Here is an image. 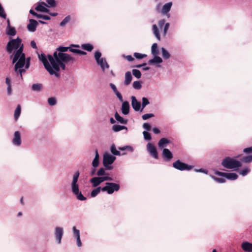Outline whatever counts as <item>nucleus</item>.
<instances>
[{
	"label": "nucleus",
	"instance_id": "f257e3e1",
	"mask_svg": "<svg viewBox=\"0 0 252 252\" xmlns=\"http://www.w3.org/2000/svg\"><path fill=\"white\" fill-rule=\"evenodd\" d=\"M38 58L49 73L51 75L55 74L56 76H58V74L55 71H59L60 69V67L63 70H65L66 68L65 63H73L75 61L74 58L67 54L55 52L53 56L50 55H48V59L51 63V66L48 61L46 55L44 53L38 55Z\"/></svg>",
	"mask_w": 252,
	"mask_h": 252
},
{
	"label": "nucleus",
	"instance_id": "f03ea898",
	"mask_svg": "<svg viewBox=\"0 0 252 252\" xmlns=\"http://www.w3.org/2000/svg\"><path fill=\"white\" fill-rule=\"evenodd\" d=\"M24 45H22L20 48L14 53L12 63H15L14 69L17 74H19L21 79H23L22 73L25 72V69L22 68L26 64V57L23 52Z\"/></svg>",
	"mask_w": 252,
	"mask_h": 252
},
{
	"label": "nucleus",
	"instance_id": "7ed1b4c3",
	"mask_svg": "<svg viewBox=\"0 0 252 252\" xmlns=\"http://www.w3.org/2000/svg\"><path fill=\"white\" fill-rule=\"evenodd\" d=\"M221 165L227 169H233L238 168L241 167L242 166V163L239 161L227 157L223 159L221 162Z\"/></svg>",
	"mask_w": 252,
	"mask_h": 252
},
{
	"label": "nucleus",
	"instance_id": "20e7f679",
	"mask_svg": "<svg viewBox=\"0 0 252 252\" xmlns=\"http://www.w3.org/2000/svg\"><path fill=\"white\" fill-rule=\"evenodd\" d=\"M22 39L19 37L16 39L10 40L6 45V51L8 53H11L13 50L17 51L20 48L23 44H21Z\"/></svg>",
	"mask_w": 252,
	"mask_h": 252
},
{
	"label": "nucleus",
	"instance_id": "39448f33",
	"mask_svg": "<svg viewBox=\"0 0 252 252\" xmlns=\"http://www.w3.org/2000/svg\"><path fill=\"white\" fill-rule=\"evenodd\" d=\"M105 184L106 186L101 189V190L106 191L109 194H112L114 191H118L120 189V185L117 183L107 182Z\"/></svg>",
	"mask_w": 252,
	"mask_h": 252
},
{
	"label": "nucleus",
	"instance_id": "423d86ee",
	"mask_svg": "<svg viewBox=\"0 0 252 252\" xmlns=\"http://www.w3.org/2000/svg\"><path fill=\"white\" fill-rule=\"evenodd\" d=\"M172 165L174 168L180 171H189L192 169L193 167V166L189 165L185 163H184L179 159L173 162Z\"/></svg>",
	"mask_w": 252,
	"mask_h": 252
},
{
	"label": "nucleus",
	"instance_id": "0eeeda50",
	"mask_svg": "<svg viewBox=\"0 0 252 252\" xmlns=\"http://www.w3.org/2000/svg\"><path fill=\"white\" fill-rule=\"evenodd\" d=\"M116 158L109 154L106 153L104 154L103 159V164L106 169L111 170L112 169V166H109V165L112 164L115 161Z\"/></svg>",
	"mask_w": 252,
	"mask_h": 252
},
{
	"label": "nucleus",
	"instance_id": "6e6552de",
	"mask_svg": "<svg viewBox=\"0 0 252 252\" xmlns=\"http://www.w3.org/2000/svg\"><path fill=\"white\" fill-rule=\"evenodd\" d=\"M79 176V171H76L73 175V180L71 183L72 191L74 194L78 193V192L79 191V186L77 183Z\"/></svg>",
	"mask_w": 252,
	"mask_h": 252
},
{
	"label": "nucleus",
	"instance_id": "1a4fd4ad",
	"mask_svg": "<svg viewBox=\"0 0 252 252\" xmlns=\"http://www.w3.org/2000/svg\"><path fill=\"white\" fill-rule=\"evenodd\" d=\"M147 149L150 156L155 159H158V155L157 150L155 145L152 143H148Z\"/></svg>",
	"mask_w": 252,
	"mask_h": 252
},
{
	"label": "nucleus",
	"instance_id": "9d476101",
	"mask_svg": "<svg viewBox=\"0 0 252 252\" xmlns=\"http://www.w3.org/2000/svg\"><path fill=\"white\" fill-rule=\"evenodd\" d=\"M131 105L133 109L135 111H138L140 110L141 103L137 101V99L134 96H132L131 97Z\"/></svg>",
	"mask_w": 252,
	"mask_h": 252
},
{
	"label": "nucleus",
	"instance_id": "9b49d317",
	"mask_svg": "<svg viewBox=\"0 0 252 252\" xmlns=\"http://www.w3.org/2000/svg\"><path fill=\"white\" fill-rule=\"evenodd\" d=\"M29 22V24L27 25L28 30L32 32L35 31L37 26V21L34 19H30Z\"/></svg>",
	"mask_w": 252,
	"mask_h": 252
},
{
	"label": "nucleus",
	"instance_id": "f8f14e48",
	"mask_svg": "<svg viewBox=\"0 0 252 252\" xmlns=\"http://www.w3.org/2000/svg\"><path fill=\"white\" fill-rule=\"evenodd\" d=\"M55 235L58 243L60 244L63 235V228L59 227H56L55 229Z\"/></svg>",
	"mask_w": 252,
	"mask_h": 252
},
{
	"label": "nucleus",
	"instance_id": "ddd939ff",
	"mask_svg": "<svg viewBox=\"0 0 252 252\" xmlns=\"http://www.w3.org/2000/svg\"><path fill=\"white\" fill-rule=\"evenodd\" d=\"M13 143L14 145L17 146H20L21 144V135L19 131H16L14 133V136L13 139Z\"/></svg>",
	"mask_w": 252,
	"mask_h": 252
},
{
	"label": "nucleus",
	"instance_id": "4468645a",
	"mask_svg": "<svg viewBox=\"0 0 252 252\" xmlns=\"http://www.w3.org/2000/svg\"><path fill=\"white\" fill-rule=\"evenodd\" d=\"M162 156L166 158L167 160H169L173 158V154L171 151L166 148L163 149L162 151Z\"/></svg>",
	"mask_w": 252,
	"mask_h": 252
},
{
	"label": "nucleus",
	"instance_id": "2eb2a0df",
	"mask_svg": "<svg viewBox=\"0 0 252 252\" xmlns=\"http://www.w3.org/2000/svg\"><path fill=\"white\" fill-rule=\"evenodd\" d=\"M242 249L245 252H252V244L248 242H244L241 244Z\"/></svg>",
	"mask_w": 252,
	"mask_h": 252
},
{
	"label": "nucleus",
	"instance_id": "dca6fc26",
	"mask_svg": "<svg viewBox=\"0 0 252 252\" xmlns=\"http://www.w3.org/2000/svg\"><path fill=\"white\" fill-rule=\"evenodd\" d=\"M96 62L97 64L101 66L103 70H104L105 68H109V65L108 63H107L105 59L103 58H101L98 60L96 61Z\"/></svg>",
	"mask_w": 252,
	"mask_h": 252
},
{
	"label": "nucleus",
	"instance_id": "f3484780",
	"mask_svg": "<svg viewBox=\"0 0 252 252\" xmlns=\"http://www.w3.org/2000/svg\"><path fill=\"white\" fill-rule=\"evenodd\" d=\"M122 112L124 115H127L129 112V104L128 101H124L122 106Z\"/></svg>",
	"mask_w": 252,
	"mask_h": 252
},
{
	"label": "nucleus",
	"instance_id": "a211bd4d",
	"mask_svg": "<svg viewBox=\"0 0 252 252\" xmlns=\"http://www.w3.org/2000/svg\"><path fill=\"white\" fill-rule=\"evenodd\" d=\"M132 75L131 72L130 71H127L125 73V80L124 82V84L126 86L128 85L131 82L132 80Z\"/></svg>",
	"mask_w": 252,
	"mask_h": 252
},
{
	"label": "nucleus",
	"instance_id": "6ab92c4d",
	"mask_svg": "<svg viewBox=\"0 0 252 252\" xmlns=\"http://www.w3.org/2000/svg\"><path fill=\"white\" fill-rule=\"evenodd\" d=\"M172 2H168L165 3L163 6L161 10V12L162 14H165L168 12H169L171 9L172 6Z\"/></svg>",
	"mask_w": 252,
	"mask_h": 252
},
{
	"label": "nucleus",
	"instance_id": "aec40b11",
	"mask_svg": "<svg viewBox=\"0 0 252 252\" xmlns=\"http://www.w3.org/2000/svg\"><path fill=\"white\" fill-rule=\"evenodd\" d=\"M99 164V154L97 150L95 151V157L93 161L92 165L94 167H96Z\"/></svg>",
	"mask_w": 252,
	"mask_h": 252
},
{
	"label": "nucleus",
	"instance_id": "412c9836",
	"mask_svg": "<svg viewBox=\"0 0 252 252\" xmlns=\"http://www.w3.org/2000/svg\"><path fill=\"white\" fill-rule=\"evenodd\" d=\"M170 143V141L166 138H162L158 143V146L159 148H163L166 144Z\"/></svg>",
	"mask_w": 252,
	"mask_h": 252
},
{
	"label": "nucleus",
	"instance_id": "4be33fe9",
	"mask_svg": "<svg viewBox=\"0 0 252 252\" xmlns=\"http://www.w3.org/2000/svg\"><path fill=\"white\" fill-rule=\"evenodd\" d=\"M238 175L235 173H225V178L231 180H234L238 178Z\"/></svg>",
	"mask_w": 252,
	"mask_h": 252
},
{
	"label": "nucleus",
	"instance_id": "5701e85b",
	"mask_svg": "<svg viewBox=\"0 0 252 252\" xmlns=\"http://www.w3.org/2000/svg\"><path fill=\"white\" fill-rule=\"evenodd\" d=\"M153 59L150 60L148 62L149 64H154L155 63H161L162 62V59L157 55L154 56Z\"/></svg>",
	"mask_w": 252,
	"mask_h": 252
},
{
	"label": "nucleus",
	"instance_id": "b1692460",
	"mask_svg": "<svg viewBox=\"0 0 252 252\" xmlns=\"http://www.w3.org/2000/svg\"><path fill=\"white\" fill-rule=\"evenodd\" d=\"M115 118L117 121L122 124H126L127 123V120H125L123 117L120 116L117 112L115 114Z\"/></svg>",
	"mask_w": 252,
	"mask_h": 252
},
{
	"label": "nucleus",
	"instance_id": "393cba45",
	"mask_svg": "<svg viewBox=\"0 0 252 252\" xmlns=\"http://www.w3.org/2000/svg\"><path fill=\"white\" fill-rule=\"evenodd\" d=\"M41 4L38 5L35 8V9L37 11H40L43 12L49 13V9L45 7V5Z\"/></svg>",
	"mask_w": 252,
	"mask_h": 252
},
{
	"label": "nucleus",
	"instance_id": "a878e982",
	"mask_svg": "<svg viewBox=\"0 0 252 252\" xmlns=\"http://www.w3.org/2000/svg\"><path fill=\"white\" fill-rule=\"evenodd\" d=\"M123 129H127V127L124 126L115 125L112 126V130L115 132H118Z\"/></svg>",
	"mask_w": 252,
	"mask_h": 252
},
{
	"label": "nucleus",
	"instance_id": "bb28decb",
	"mask_svg": "<svg viewBox=\"0 0 252 252\" xmlns=\"http://www.w3.org/2000/svg\"><path fill=\"white\" fill-rule=\"evenodd\" d=\"M16 30L14 27L11 26L6 28V34L9 35L14 36L16 34Z\"/></svg>",
	"mask_w": 252,
	"mask_h": 252
},
{
	"label": "nucleus",
	"instance_id": "cd10ccee",
	"mask_svg": "<svg viewBox=\"0 0 252 252\" xmlns=\"http://www.w3.org/2000/svg\"><path fill=\"white\" fill-rule=\"evenodd\" d=\"M46 1L48 5L46 4L44 2H42V4L46 6H49L52 7H54L57 5L55 0H46Z\"/></svg>",
	"mask_w": 252,
	"mask_h": 252
},
{
	"label": "nucleus",
	"instance_id": "c85d7f7f",
	"mask_svg": "<svg viewBox=\"0 0 252 252\" xmlns=\"http://www.w3.org/2000/svg\"><path fill=\"white\" fill-rule=\"evenodd\" d=\"M81 47L83 50H86L89 52L92 51L93 49V46L89 43L83 44L81 45Z\"/></svg>",
	"mask_w": 252,
	"mask_h": 252
},
{
	"label": "nucleus",
	"instance_id": "c756f323",
	"mask_svg": "<svg viewBox=\"0 0 252 252\" xmlns=\"http://www.w3.org/2000/svg\"><path fill=\"white\" fill-rule=\"evenodd\" d=\"M90 182L92 184L93 187H96L101 184L97 177H94L92 178L90 180Z\"/></svg>",
	"mask_w": 252,
	"mask_h": 252
},
{
	"label": "nucleus",
	"instance_id": "7c9ffc66",
	"mask_svg": "<svg viewBox=\"0 0 252 252\" xmlns=\"http://www.w3.org/2000/svg\"><path fill=\"white\" fill-rule=\"evenodd\" d=\"M21 106L20 105L18 104L15 110V112H14V118L15 119V120H17L20 114H21Z\"/></svg>",
	"mask_w": 252,
	"mask_h": 252
},
{
	"label": "nucleus",
	"instance_id": "2f4dec72",
	"mask_svg": "<svg viewBox=\"0 0 252 252\" xmlns=\"http://www.w3.org/2000/svg\"><path fill=\"white\" fill-rule=\"evenodd\" d=\"M152 53L154 56L157 55L159 53L158 44L154 43L152 46Z\"/></svg>",
	"mask_w": 252,
	"mask_h": 252
},
{
	"label": "nucleus",
	"instance_id": "473e14b6",
	"mask_svg": "<svg viewBox=\"0 0 252 252\" xmlns=\"http://www.w3.org/2000/svg\"><path fill=\"white\" fill-rule=\"evenodd\" d=\"M241 161L245 163H250L252 161V154L251 155L244 156L241 159Z\"/></svg>",
	"mask_w": 252,
	"mask_h": 252
},
{
	"label": "nucleus",
	"instance_id": "72a5a7b5",
	"mask_svg": "<svg viewBox=\"0 0 252 252\" xmlns=\"http://www.w3.org/2000/svg\"><path fill=\"white\" fill-rule=\"evenodd\" d=\"M153 30L154 32V33L156 37L157 38V39L159 40L160 39V34L159 33L158 30V27L156 25H153Z\"/></svg>",
	"mask_w": 252,
	"mask_h": 252
},
{
	"label": "nucleus",
	"instance_id": "f704fd0d",
	"mask_svg": "<svg viewBox=\"0 0 252 252\" xmlns=\"http://www.w3.org/2000/svg\"><path fill=\"white\" fill-rule=\"evenodd\" d=\"M42 88V85L41 84L37 83V84H33L32 85V90L34 91H40Z\"/></svg>",
	"mask_w": 252,
	"mask_h": 252
},
{
	"label": "nucleus",
	"instance_id": "c9c22d12",
	"mask_svg": "<svg viewBox=\"0 0 252 252\" xmlns=\"http://www.w3.org/2000/svg\"><path fill=\"white\" fill-rule=\"evenodd\" d=\"M101 189L100 187H99L93 190L91 193V196L92 197L96 196L100 192Z\"/></svg>",
	"mask_w": 252,
	"mask_h": 252
},
{
	"label": "nucleus",
	"instance_id": "e433bc0d",
	"mask_svg": "<svg viewBox=\"0 0 252 252\" xmlns=\"http://www.w3.org/2000/svg\"><path fill=\"white\" fill-rule=\"evenodd\" d=\"M71 20V17L70 15H68L65 17L63 20L60 23L61 27H64L68 22Z\"/></svg>",
	"mask_w": 252,
	"mask_h": 252
},
{
	"label": "nucleus",
	"instance_id": "4c0bfd02",
	"mask_svg": "<svg viewBox=\"0 0 252 252\" xmlns=\"http://www.w3.org/2000/svg\"><path fill=\"white\" fill-rule=\"evenodd\" d=\"M162 56L164 59H168L170 57L169 53L164 48H161Z\"/></svg>",
	"mask_w": 252,
	"mask_h": 252
},
{
	"label": "nucleus",
	"instance_id": "58836bf2",
	"mask_svg": "<svg viewBox=\"0 0 252 252\" xmlns=\"http://www.w3.org/2000/svg\"><path fill=\"white\" fill-rule=\"evenodd\" d=\"M111 152L114 155L120 156L121 155L120 152L116 149L114 144H112L111 146Z\"/></svg>",
	"mask_w": 252,
	"mask_h": 252
},
{
	"label": "nucleus",
	"instance_id": "ea45409f",
	"mask_svg": "<svg viewBox=\"0 0 252 252\" xmlns=\"http://www.w3.org/2000/svg\"><path fill=\"white\" fill-rule=\"evenodd\" d=\"M69 48L70 47L60 46L57 48L56 52H57V53H64V52H67L68 50H69Z\"/></svg>",
	"mask_w": 252,
	"mask_h": 252
},
{
	"label": "nucleus",
	"instance_id": "a19ab883",
	"mask_svg": "<svg viewBox=\"0 0 252 252\" xmlns=\"http://www.w3.org/2000/svg\"><path fill=\"white\" fill-rule=\"evenodd\" d=\"M97 177L98 178L100 183H101L105 181H111L113 180L112 178L109 176H104V177L99 176V177Z\"/></svg>",
	"mask_w": 252,
	"mask_h": 252
},
{
	"label": "nucleus",
	"instance_id": "79ce46f5",
	"mask_svg": "<svg viewBox=\"0 0 252 252\" xmlns=\"http://www.w3.org/2000/svg\"><path fill=\"white\" fill-rule=\"evenodd\" d=\"M149 103L150 102L147 98L144 97H143L142 98V104H141V106H142L141 111H142L146 107V106L147 105L149 104Z\"/></svg>",
	"mask_w": 252,
	"mask_h": 252
},
{
	"label": "nucleus",
	"instance_id": "37998d69",
	"mask_svg": "<svg viewBox=\"0 0 252 252\" xmlns=\"http://www.w3.org/2000/svg\"><path fill=\"white\" fill-rule=\"evenodd\" d=\"M133 75L137 78H140L141 76V72L138 70L134 69L132 70Z\"/></svg>",
	"mask_w": 252,
	"mask_h": 252
},
{
	"label": "nucleus",
	"instance_id": "c03bdc74",
	"mask_svg": "<svg viewBox=\"0 0 252 252\" xmlns=\"http://www.w3.org/2000/svg\"><path fill=\"white\" fill-rule=\"evenodd\" d=\"M48 102L50 105L53 106L56 104L57 100L55 97H51L48 99Z\"/></svg>",
	"mask_w": 252,
	"mask_h": 252
},
{
	"label": "nucleus",
	"instance_id": "a18cd8bd",
	"mask_svg": "<svg viewBox=\"0 0 252 252\" xmlns=\"http://www.w3.org/2000/svg\"><path fill=\"white\" fill-rule=\"evenodd\" d=\"M74 194L76 196L77 199L79 200L84 201L86 199V198L83 195L81 192L80 191H78V193Z\"/></svg>",
	"mask_w": 252,
	"mask_h": 252
},
{
	"label": "nucleus",
	"instance_id": "49530a36",
	"mask_svg": "<svg viewBox=\"0 0 252 252\" xmlns=\"http://www.w3.org/2000/svg\"><path fill=\"white\" fill-rule=\"evenodd\" d=\"M74 194L76 196L77 199L79 200L84 201L86 199V198L83 195L81 192L80 191H78V193Z\"/></svg>",
	"mask_w": 252,
	"mask_h": 252
},
{
	"label": "nucleus",
	"instance_id": "de8ad7c7",
	"mask_svg": "<svg viewBox=\"0 0 252 252\" xmlns=\"http://www.w3.org/2000/svg\"><path fill=\"white\" fill-rule=\"evenodd\" d=\"M141 84L139 81H136L133 83V87L136 90H139L141 88Z\"/></svg>",
	"mask_w": 252,
	"mask_h": 252
},
{
	"label": "nucleus",
	"instance_id": "09e8293b",
	"mask_svg": "<svg viewBox=\"0 0 252 252\" xmlns=\"http://www.w3.org/2000/svg\"><path fill=\"white\" fill-rule=\"evenodd\" d=\"M134 57L136 59H141L145 58L147 55L146 54H142L139 53H134L133 54Z\"/></svg>",
	"mask_w": 252,
	"mask_h": 252
},
{
	"label": "nucleus",
	"instance_id": "8fccbe9b",
	"mask_svg": "<svg viewBox=\"0 0 252 252\" xmlns=\"http://www.w3.org/2000/svg\"><path fill=\"white\" fill-rule=\"evenodd\" d=\"M144 139L146 140H150L151 139V136L150 133L147 131H144L143 132Z\"/></svg>",
	"mask_w": 252,
	"mask_h": 252
},
{
	"label": "nucleus",
	"instance_id": "3c124183",
	"mask_svg": "<svg viewBox=\"0 0 252 252\" xmlns=\"http://www.w3.org/2000/svg\"><path fill=\"white\" fill-rule=\"evenodd\" d=\"M105 174V170L103 168H100L96 173V175L98 176H102Z\"/></svg>",
	"mask_w": 252,
	"mask_h": 252
},
{
	"label": "nucleus",
	"instance_id": "603ef678",
	"mask_svg": "<svg viewBox=\"0 0 252 252\" xmlns=\"http://www.w3.org/2000/svg\"><path fill=\"white\" fill-rule=\"evenodd\" d=\"M118 149L121 151H124L127 150L130 152L133 151V148L130 146H126L123 147H119Z\"/></svg>",
	"mask_w": 252,
	"mask_h": 252
},
{
	"label": "nucleus",
	"instance_id": "864d4df0",
	"mask_svg": "<svg viewBox=\"0 0 252 252\" xmlns=\"http://www.w3.org/2000/svg\"><path fill=\"white\" fill-rule=\"evenodd\" d=\"M153 117H154V115L153 114L149 113V114H145L143 115L142 116V118L143 120H146L149 118H152Z\"/></svg>",
	"mask_w": 252,
	"mask_h": 252
},
{
	"label": "nucleus",
	"instance_id": "5fc2aeb1",
	"mask_svg": "<svg viewBox=\"0 0 252 252\" xmlns=\"http://www.w3.org/2000/svg\"><path fill=\"white\" fill-rule=\"evenodd\" d=\"M73 234L74 236L76 238L79 237H80V232L79 230L77 229L75 227V226L73 227Z\"/></svg>",
	"mask_w": 252,
	"mask_h": 252
},
{
	"label": "nucleus",
	"instance_id": "6e6d98bb",
	"mask_svg": "<svg viewBox=\"0 0 252 252\" xmlns=\"http://www.w3.org/2000/svg\"><path fill=\"white\" fill-rule=\"evenodd\" d=\"M250 172V169L248 168H245L240 171V174L242 176L246 175Z\"/></svg>",
	"mask_w": 252,
	"mask_h": 252
},
{
	"label": "nucleus",
	"instance_id": "4d7b16f0",
	"mask_svg": "<svg viewBox=\"0 0 252 252\" xmlns=\"http://www.w3.org/2000/svg\"><path fill=\"white\" fill-rule=\"evenodd\" d=\"M213 178L217 182L220 183H223L225 182V179L224 178H217V177H214Z\"/></svg>",
	"mask_w": 252,
	"mask_h": 252
},
{
	"label": "nucleus",
	"instance_id": "13d9d810",
	"mask_svg": "<svg viewBox=\"0 0 252 252\" xmlns=\"http://www.w3.org/2000/svg\"><path fill=\"white\" fill-rule=\"evenodd\" d=\"M101 56V53L99 51H96L94 53V58L96 61L100 59V57Z\"/></svg>",
	"mask_w": 252,
	"mask_h": 252
},
{
	"label": "nucleus",
	"instance_id": "bf43d9fd",
	"mask_svg": "<svg viewBox=\"0 0 252 252\" xmlns=\"http://www.w3.org/2000/svg\"><path fill=\"white\" fill-rule=\"evenodd\" d=\"M243 152L246 154H252V146L248 148H245Z\"/></svg>",
	"mask_w": 252,
	"mask_h": 252
},
{
	"label": "nucleus",
	"instance_id": "052dcab7",
	"mask_svg": "<svg viewBox=\"0 0 252 252\" xmlns=\"http://www.w3.org/2000/svg\"><path fill=\"white\" fill-rule=\"evenodd\" d=\"M37 18H42L43 19L46 20H49L50 19V17L47 15H43L39 14H38V16Z\"/></svg>",
	"mask_w": 252,
	"mask_h": 252
},
{
	"label": "nucleus",
	"instance_id": "680f3d73",
	"mask_svg": "<svg viewBox=\"0 0 252 252\" xmlns=\"http://www.w3.org/2000/svg\"><path fill=\"white\" fill-rule=\"evenodd\" d=\"M143 127L144 128H145L146 130L148 131H150L151 128L150 125L148 123H144L143 125Z\"/></svg>",
	"mask_w": 252,
	"mask_h": 252
},
{
	"label": "nucleus",
	"instance_id": "e2e57ef3",
	"mask_svg": "<svg viewBox=\"0 0 252 252\" xmlns=\"http://www.w3.org/2000/svg\"><path fill=\"white\" fill-rule=\"evenodd\" d=\"M115 94H116V95H117V96L118 97V98H119L120 101H123V96H122V94H121V93H119L118 91H117L115 93Z\"/></svg>",
	"mask_w": 252,
	"mask_h": 252
},
{
	"label": "nucleus",
	"instance_id": "0e129e2a",
	"mask_svg": "<svg viewBox=\"0 0 252 252\" xmlns=\"http://www.w3.org/2000/svg\"><path fill=\"white\" fill-rule=\"evenodd\" d=\"M169 27V24L168 23H167L165 24L164 27V34H166L167 30H168Z\"/></svg>",
	"mask_w": 252,
	"mask_h": 252
},
{
	"label": "nucleus",
	"instance_id": "69168bd1",
	"mask_svg": "<svg viewBox=\"0 0 252 252\" xmlns=\"http://www.w3.org/2000/svg\"><path fill=\"white\" fill-rule=\"evenodd\" d=\"M165 22V21L164 19L159 21V22L158 23V26L160 28H162L163 26V25H164Z\"/></svg>",
	"mask_w": 252,
	"mask_h": 252
},
{
	"label": "nucleus",
	"instance_id": "338daca9",
	"mask_svg": "<svg viewBox=\"0 0 252 252\" xmlns=\"http://www.w3.org/2000/svg\"><path fill=\"white\" fill-rule=\"evenodd\" d=\"M110 86L111 87V89L113 90V91H114V93L118 91L117 88L114 84H113L112 83H110Z\"/></svg>",
	"mask_w": 252,
	"mask_h": 252
},
{
	"label": "nucleus",
	"instance_id": "774afa93",
	"mask_svg": "<svg viewBox=\"0 0 252 252\" xmlns=\"http://www.w3.org/2000/svg\"><path fill=\"white\" fill-rule=\"evenodd\" d=\"M31 46L33 49H37L36 43L34 41L32 40L31 42Z\"/></svg>",
	"mask_w": 252,
	"mask_h": 252
}]
</instances>
